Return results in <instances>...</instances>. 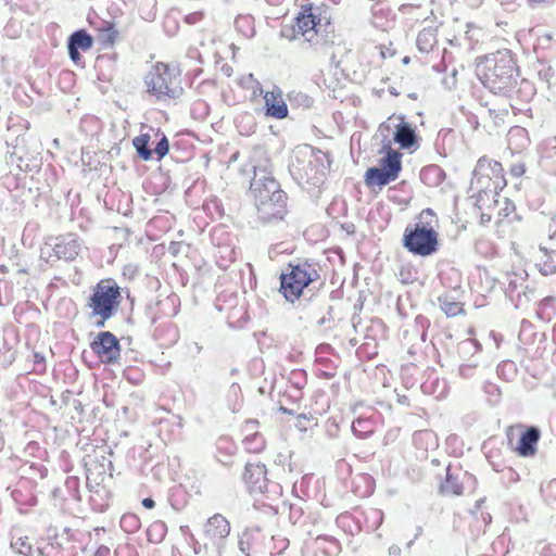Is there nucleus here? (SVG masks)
Returning a JSON list of instances; mask_svg holds the SVG:
<instances>
[{"label": "nucleus", "mask_w": 556, "mask_h": 556, "mask_svg": "<svg viewBox=\"0 0 556 556\" xmlns=\"http://www.w3.org/2000/svg\"><path fill=\"white\" fill-rule=\"evenodd\" d=\"M477 75L483 86L494 93L509 94L519 80L518 66L507 49L478 59Z\"/></svg>", "instance_id": "f257e3e1"}, {"label": "nucleus", "mask_w": 556, "mask_h": 556, "mask_svg": "<svg viewBox=\"0 0 556 556\" xmlns=\"http://www.w3.org/2000/svg\"><path fill=\"white\" fill-rule=\"evenodd\" d=\"M148 92L157 101H169L180 98L184 93L180 70L175 65L156 63L144 76Z\"/></svg>", "instance_id": "f03ea898"}, {"label": "nucleus", "mask_w": 556, "mask_h": 556, "mask_svg": "<svg viewBox=\"0 0 556 556\" xmlns=\"http://www.w3.org/2000/svg\"><path fill=\"white\" fill-rule=\"evenodd\" d=\"M319 274L315 266L307 262L289 264L287 270L280 275V292L287 301L299 299L303 289L317 280Z\"/></svg>", "instance_id": "7ed1b4c3"}, {"label": "nucleus", "mask_w": 556, "mask_h": 556, "mask_svg": "<svg viewBox=\"0 0 556 556\" xmlns=\"http://www.w3.org/2000/svg\"><path fill=\"white\" fill-rule=\"evenodd\" d=\"M121 301V288L114 280L108 279L97 283L87 306L91 309V317L112 318L117 313Z\"/></svg>", "instance_id": "20e7f679"}, {"label": "nucleus", "mask_w": 556, "mask_h": 556, "mask_svg": "<svg viewBox=\"0 0 556 556\" xmlns=\"http://www.w3.org/2000/svg\"><path fill=\"white\" fill-rule=\"evenodd\" d=\"M503 181V167L497 161L482 156L472 173L470 189L482 199V193H496Z\"/></svg>", "instance_id": "39448f33"}, {"label": "nucleus", "mask_w": 556, "mask_h": 556, "mask_svg": "<svg viewBox=\"0 0 556 556\" xmlns=\"http://www.w3.org/2000/svg\"><path fill=\"white\" fill-rule=\"evenodd\" d=\"M403 244L415 255L428 256L438 250V233L429 223L420 222L405 229Z\"/></svg>", "instance_id": "423d86ee"}, {"label": "nucleus", "mask_w": 556, "mask_h": 556, "mask_svg": "<svg viewBox=\"0 0 556 556\" xmlns=\"http://www.w3.org/2000/svg\"><path fill=\"white\" fill-rule=\"evenodd\" d=\"M402 154L389 148L386 156L379 161L378 167H370L365 173V184L368 187L386 186L397 179L402 169Z\"/></svg>", "instance_id": "0eeeda50"}, {"label": "nucleus", "mask_w": 556, "mask_h": 556, "mask_svg": "<svg viewBox=\"0 0 556 556\" xmlns=\"http://www.w3.org/2000/svg\"><path fill=\"white\" fill-rule=\"evenodd\" d=\"M329 25L327 17H321L319 7H304L295 18L294 37L301 36L305 41L314 42L320 33Z\"/></svg>", "instance_id": "6e6552de"}, {"label": "nucleus", "mask_w": 556, "mask_h": 556, "mask_svg": "<svg viewBox=\"0 0 556 556\" xmlns=\"http://www.w3.org/2000/svg\"><path fill=\"white\" fill-rule=\"evenodd\" d=\"M251 192L254 201L266 200L268 198H276V194L286 193L280 189L278 181L271 176L267 168L254 166V177L251 181Z\"/></svg>", "instance_id": "1a4fd4ad"}, {"label": "nucleus", "mask_w": 556, "mask_h": 556, "mask_svg": "<svg viewBox=\"0 0 556 556\" xmlns=\"http://www.w3.org/2000/svg\"><path fill=\"white\" fill-rule=\"evenodd\" d=\"M90 348L104 364H115L121 357L119 341L110 331L99 332L90 343Z\"/></svg>", "instance_id": "9d476101"}, {"label": "nucleus", "mask_w": 556, "mask_h": 556, "mask_svg": "<svg viewBox=\"0 0 556 556\" xmlns=\"http://www.w3.org/2000/svg\"><path fill=\"white\" fill-rule=\"evenodd\" d=\"M255 206L262 220H280L287 214V194L279 193L276 194V198L255 201Z\"/></svg>", "instance_id": "9b49d317"}, {"label": "nucleus", "mask_w": 556, "mask_h": 556, "mask_svg": "<svg viewBox=\"0 0 556 556\" xmlns=\"http://www.w3.org/2000/svg\"><path fill=\"white\" fill-rule=\"evenodd\" d=\"M260 92L264 98L266 116L276 119H282L288 116V106L282 98V92L278 87L275 86L271 91L265 92L260 89Z\"/></svg>", "instance_id": "f8f14e48"}, {"label": "nucleus", "mask_w": 556, "mask_h": 556, "mask_svg": "<svg viewBox=\"0 0 556 556\" xmlns=\"http://www.w3.org/2000/svg\"><path fill=\"white\" fill-rule=\"evenodd\" d=\"M243 480L251 493L267 491L266 467L263 464H247Z\"/></svg>", "instance_id": "ddd939ff"}, {"label": "nucleus", "mask_w": 556, "mask_h": 556, "mask_svg": "<svg viewBox=\"0 0 556 556\" xmlns=\"http://www.w3.org/2000/svg\"><path fill=\"white\" fill-rule=\"evenodd\" d=\"M229 533L230 525L228 520L219 514H215L208 518L204 526V534L213 544L219 543L226 539Z\"/></svg>", "instance_id": "4468645a"}, {"label": "nucleus", "mask_w": 556, "mask_h": 556, "mask_svg": "<svg viewBox=\"0 0 556 556\" xmlns=\"http://www.w3.org/2000/svg\"><path fill=\"white\" fill-rule=\"evenodd\" d=\"M92 37L84 29L74 31L67 40V50L71 60L78 64L81 60L79 49L87 51L92 47Z\"/></svg>", "instance_id": "2eb2a0df"}, {"label": "nucleus", "mask_w": 556, "mask_h": 556, "mask_svg": "<svg viewBox=\"0 0 556 556\" xmlns=\"http://www.w3.org/2000/svg\"><path fill=\"white\" fill-rule=\"evenodd\" d=\"M56 240L53 252L59 260L73 261L77 257L80 251V242L74 235H66Z\"/></svg>", "instance_id": "dca6fc26"}, {"label": "nucleus", "mask_w": 556, "mask_h": 556, "mask_svg": "<svg viewBox=\"0 0 556 556\" xmlns=\"http://www.w3.org/2000/svg\"><path fill=\"white\" fill-rule=\"evenodd\" d=\"M541 432L536 427H529L522 432L518 445L517 453L522 457H530L536 453V445L540 440Z\"/></svg>", "instance_id": "f3484780"}, {"label": "nucleus", "mask_w": 556, "mask_h": 556, "mask_svg": "<svg viewBox=\"0 0 556 556\" xmlns=\"http://www.w3.org/2000/svg\"><path fill=\"white\" fill-rule=\"evenodd\" d=\"M508 147L513 152H520L529 146V137L526 128L515 126L507 135Z\"/></svg>", "instance_id": "a211bd4d"}, {"label": "nucleus", "mask_w": 556, "mask_h": 556, "mask_svg": "<svg viewBox=\"0 0 556 556\" xmlns=\"http://www.w3.org/2000/svg\"><path fill=\"white\" fill-rule=\"evenodd\" d=\"M394 141L403 149H409L416 143V132L406 122H401L394 132Z\"/></svg>", "instance_id": "6ab92c4d"}, {"label": "nucleus", "mask_w": 556, "mask_h": 556, "mask_svg": "<svg viewBox=\"0 0 556 556\" xmlns=\"http://www.w3.org/2000/svg\"><path fill=\"white\" fill-rule=\"evenodd\" d=\"M11 548L23 556L40 554V549L33 544L31 539L27 535L13 536L11 540Z\"/></svg>", "instance_id": "aec40b11"}, {"label": "nucleus", "mask_w": 556, "mask_h": 556, "mask_svg": "<svg viewBox=\"0 0 556 556\" xmlns=\"http://www.w3.org/2000/svg\"><path fill=\"white\" fill-rule=\"evenodd\" d=\"M417 48L422 53H429L437 45V34L432 28H424L416 40Z\"/></svg>", "instance_id": "412c9836"}, {"label": "nucleus", "mask_w": 556, "mask_h": 556, "mask_svg": "<svg viewBox=\"0 0 556 556\" xmlns=\"http://www.w3.org/2000/svg\"><path fill=\"white\" fill-rule=\"evenodd\" d=\"M440 492L445 495H460L463 493V485L451 472V466L446 467V477L440 485Z\"/></svg>", "instance_id": "4be33fe9"}, {"label": "nucleus", "mask_w": 556, "mask_h": 556, "mask_svg": "<svg viewBox=\"0 0 556 556\" xmlns=\"http://www.w3.org/2000/svg\"><path fill=\"white\" fill-rule=\"evenodd\" d=\"M98 38L104 46H112L115 42L117 31L114 28V24L108 21H101L98 26Z\"/></svg>", "instance_id": "5701e85b"}, {"label": "nucleus", "mask_w": 556, "mask_h": 556, "mask_svg": "<svg viewBox=\"0 0 556 556\" xmlns=\"http://www.w3.org/2000/svg\"><path fill=\"white\" fill-rule=\"evenodd\" d=\"M149 135H140L138 137H135L132 140V144L137 153L144 161H148L152 157V150L149 149Z\"/></svg>", "instance_id": "b1692460"}, {"label": "nucleus", "mask_w": 556, "mask_h": 556, "mask_svg": "<svg viewBox=\"0 0 556 556\" xmlns=\"http://www.w3.org/2000/svg\"><path fill=\"white\" fill-rule=\"evenodd\" d=\"M439 303L442 311L447 316H456L462 312V305L459 302L453 301L451 298L444 295L439 296Z\"/></svg>", "instance_id": "393cba45"}, {"label": "nucleus", "mask_w": 556, "mask_h": 556, "mask_svg": "<svg viewBox=\"0 0 556 556\" xmlns=\"http://www.w3.org/2000/svg\"><path fill=\"white\" fill-rule=\"evenodd\" d=\"M534 295V290L530 289L528 286H525L516 295L515 300H511L515 303L516 308L526 307L527 304L532 300Z\"/></svg>", "instance_id": "a878e982"}, {"label": "nucleus", "mask_w": 556, "mask_h": 556, "mask_svg": "<svg viewBox=\"0 0 556 556\" xmlns=\"http://www.w3.org/2000/svg\"><path fill=\"white\" fill-rule=\"evenodd\" d=\"M497 374L505 380L510 381L517 375V367L513 361H504L497 366Z\"/></svg>", "instance_id": "bb28decb"}, {"label": "nucleus", "mask_w": 556, "mask_h": 556, "mask_svg": "<svg viewBox=\"0 0 556 556\" xmlns=\"http://www.w3.org/2000/svg\"><path fill=\"white\" fill-rule=\"evenodd\" d=\"M541 153L544 157L556 156V135L546 138L540 146Z\"/></svg>", "instance_id": "cd10ccee"}, {"label": "nucleus", "mask_w": 556, "mask_h": 556, "mask_svg": "<svg viewBox=\"0 0 556 556\" xmlns=\"http://www.w3.org/2000/svg\"><path fill=\"white\" fill-rule=\"evenodd\" d=\"M244 444H245L247 450H249L251 452H260L264 448V445H265L262 435H260L257 433L245 438Z\"/></svg>", "instance_id": "c85d7f7f"}, {"label": "nucleus", "mask_w": 556, "mask_h": 556, "mask_svg": "<svg viewBox=\"0 0 556 556\" xmlns=\"http://www.w3.org/2000/svg\"><path fill=\"white\" fill-rule=\"evenodd\" d=\"M523 281L522 279L518 278L516 275L514 277L509 278L508 286H507V294L510 298V300H515V295L523 288Z\"/></svg>", "instance_id": "c756f323"}, {"label": "nucleus", "mask_w": 556, "mask_h": 556, "mask_svg": "<svg viewBox=\"0 0 556 556\" xmlns=\"http://www.w3.org/2000/svg\"><path fill=\"white\" fill-rule=\"evenodd\" d=\"M428 176H433L437 179L434 184H440L444 178V172L441 167L432 165L424 168L421 172V177L424 179H426Z\"/></svg>", "instance_id": "7c9ffc66"}, {"label": "nucleus", "mask_w": 556, "mask_h": 556, "mask_svg": "<svg viewBox=\"0 0 556 556\" xmlns=\"http://www.w3.org/2000/svg\"><path fill=\"white\" fill-rule=\"evenodd\" d=\"M539 270L544 276L556 274V261L553 256H547V260L538 264Z\"/></svg>", "instance_id": "2f4dec72"}, {"label": "nucleus", "mask_w": 556, "mask_h": 556, "mask_svg": "<svg viewBox=\"0 0 556 556\" xmlns=\"http://www.w3.org/2000/svg\"><path fill=\"white\" fill-rule=\"evenodd\" d=\"M366 424L367 421L363 419H357L356 421H354L352 425V430L354 434L357 435L358 438H365L368 433H370L371 430L366 429Z\"/></svg>", "instance_id": "473e14b6"}, {"label": "nucleus", "mask_w": 556, "mask_h": 556, "mask_svg": "<svg viewBox=\"0 0 556 556\" xmlns=\"http://www.w3.org/2000/svg\"><path fill=\"white\" fill-rule=\"evenodd\" d=\"M169 149V143L167 138L163 135L161 140L157 142L156 147L154 148V153L157 155V159H163L167 153Z\"/></svg>", "instance_id": "72a5a7b5"}, {"label": "nucleus", "mask_w": 556, "mask_h": 556, "mask_svg": "<svg viewBox=\"0 0 556 556\" xmlns=\"http://www.w3.org/2000/svg\"><path fill=\"white\" fill-rule=\"evenodd\" d=\"M121 526L127 531H132L138 527V520L134 515H125L121 519Z\"/></svg>", "instance_id": "f704fd0d"}, {"label": "nucleus", "mask_w": 556, "mask_h": 556, "mask_svg": "<svg viewBox=\"0 0 556 556\" xmlns=\"http://www.w3.org/2000/svg\"><path fill=\"white\" fill-rule=\"evenodd\" d=\"M459 350L464 352H478L480 350V344L477 340L468 339L459 344Z\"/></svg>", "instance_id": "c9c22d12"}, {"label": "nucleus", "mask_w": 556, "mask_h": 556, "mask_svg": "<svg viewBox=\"0 0 556 556\" xmlns=\"http://www.w3.org/2000/svg\"><path fill=\"white\" fill-rule=\"evenodd\" d=\"M509 172L513 177H516V178L521 177L526 172V165H525V163H521V162L514 163L510 166Z\"/></svg>", "instance_id": "e433bc0d"}, {"label": "nucleus", "mask_w": 556, "mask_h": 556, "mask_svg": "<svg viewBox=\"0 0 556 556\" xmlns=\"http://www.w3.org/2000/svg\"><path fill=\"white\" fill-rule=\"evenodd\" d=\"M203 20V13L200 11L192 12L185 16V22L189 25H194Z\"/></svg>", "instance_id": "4c0bfd02"}, {"label": "nucleus", "mask_w": 556, "mask_h": 556, "mask_svg": "<svg viewBox=\"0 0 556 556\" xmlns=\"http://www.w3.org/2000/svg\"><path fill=\"white\" fill-rule=\"evenodd\" d=\"M476 365L472 364H464L459 366L458 371L462 377L468 378L473 374Z\"/></svg>", "instance_id": "58836bf2"}, {"label": "nucleus", "mask_w": 556, "mask_h": 556, "mask_svg": "<svg viewBox=\"0 0 556 556\" xmlns=\"http://www.w3.org/2000/svg\"><path fill=\"white\" fill-rule=\"evenodd\" d=\"M488 112H489L490 117H492L495 122L497 119L503 121V117L505 115H507V113H508L507 110H493V109H489Z\"/></svg>", "instance_id": "ea45409f"}, {"label": "nucleus", "mask_w": 556, "mask_h": 556, "mask_svg": "<svg viewBox=\"0 0 556 556\" xmlns=\"http://www.w3.org/2000/svg\"><path fill=\"white\" fill-rule=\"evenodd\" d=\"M546 493L549 497L556 500V479L548 482L546 485Z\"/></svg>", "instance_id": "a19ab883"}, {"label": "nucleus", "mask_w": 556, "mask_h": 556, "mask_svg": "<svg viewBox=\"0 0 556 556\" xmlns=\"http://www.w3.org/2000/svg\"><path fill=\"white\" fill-rule=\"evenodd\" d=\"M110 555V548L108 546L101 545L97 548L93 556H109Z\"/></svg>", "instance_id": "79ce46f5"}, {"label": "nucleus", "mask_w": 556, "mask_h": 556, "mask_svg": "<svg viewBox=\"0 0 556 556\" xmlns=\"http://www.w3.org/2000/svg\"><path fill=\"white\" fill-rule=\"evenodd\" d=\"M239 548H240V551H241L245 556H250V554H249V549H250V547H249V543H248V542H245V541H243V540H240V541H239Z\"/></svg>", "instance_id": "37998d69"}, {"label": "nucleus", "mask_w": 556, "mask_h": 556, "mask_svg": "<svg viewBox=\"0 0 556 556\" xmlns=\"http://www.w3.org/2000/svg\"><path fill=\"white\" fill-rule=\"evenodd\" d=\"M390 556H400L401 548L397 545H391L388 549Z\"/></svg>", "instance_id": "c03bdc74"}, {"label": "nucleus", "mask_w": 556, "mask_h": 556, "mask_svg": "<svg viewBox=\"0 0 556 556\" xmlns=\"http://www.w3.org/2000/svg\"><path fill=\"white\" fill-rule=\"evenodd\" d=\"M142 505L148 509H152L155 506V502L151 497H147L142 501Z\"/></svg>", "instance_id": "a18cd8bd"}, {"label": "nucleus", "mask_w": 556, "mask_h": 556, "mask_svg": "<svg viewBox=\"0 0 556 556\" xmlns=\"http://www.w3.org/2000/svg\"><path fill=\"white\" fill-rule=\"evenodd\" d=\"M110 318H103V317H98L97 321H96V326L98 328H102L105 326V323L109 320Z\"/></svg>", "instance_id": "49530a36"}, {"label": "nucleus", "mask_w": 556, "mask_h": 556, "mask_svg": "<svg viewBox=\"0 0 556 556\" xmlns=\"http://www.w3.org/2000/svg\"><path fill=\"white\" fill-rule=\"evenodd\" d=\"M503 7L506 9H510V7L515 3L516 0H497Z\"/></svg>", "instance_id": "de8ad7c7"}, {"label": "nucleus", "mask_w": 556, "mask_h": 556, "mask_svg": "<svg viewBox=\"0 0 556 556\" xmlns=\"http://www.w3.org/2000/svg\"><path fill=\"white\" fill-rule=\"evenodd\" d=\"M428 215H429V216H433V212H432V210H431V208H426V210H424V211L421 212V214H420V217H421V218H426V216H428Z\"/></svg>", "instance_id": "09e8293b"}, {"label": "nucleus", "mask_w": 556, "mask_h": 556, "mask_svg": "<svg viewBox=\"0 0 556 556\" xmlns=\"http://www.w3.org/2000/svg\"><path fill=\"white\" fill-rule=\"evenodd\" d=\"M520 86L526 88V89H529L530 91H532V87H531L530 83L528 80H526V79L521 80Z\"/></svg>", "instance_id": "8fccbe9b"}, {"label": "nucleus", "mask_w": 556, "mask_h": 556, "mask_svg": "<svg viewBox=\"0 0 556 556\" xmlns=\"http://www.w3.org/2000/svg\"><path fill=\"white\" fill-rule=\"evenodd\" d=\"M471 7H478L482 0H467Z\"/></svg>", "instance_id": "3c124183"}, {"label": "nucleus", "mask_w": 556, "mask_h": 556, "mask_svg": "<svg viewBox=\"0 0 556 556\" xmlns=\"http://www.w3.org/2000/svg\"><path fill=\"white\" fill-rule=\"evenodd\" d=\"M228 443L229 442H228L227 439H224V438L219 439V441H218V448H220L224 444H228Z\"/></svg>", "instance_id": "603ef678"}, {"label": "nucleus", "mask_w": 556, "mask_h": 556, "mask_svg": "<svg viewBox=\"0 0 556 556\" xmlns=\"http://www.w3.org/2000/svg\"><path fill=\"white\" fill-rule=\"evenodd\" d=\"M163 527H164L163 523H155V525L152 526V529H150V531H152L153 529H156V528H161L162 529Z\"/></svg>", "instance_id": "864d4df0"}, {"label": "nucleus", "mask_w": 556, "mask_h": 556, "mask_svg": "<svg viewBox=\"0 0 556 556\" xmlns=\"http://www.w3.org/2000/svg\"><path fill=\"white\" fill-rule=\"evenodd\" d=\"M304 98H305V102L307 103V105H309L311 99L308 97H306V96H304Z\"/></svg>", "instance_id": "5fc2aeb1"}, {"label": "nucleus", "mask_w": 556, "mask_h": 556, "mask_svg": "<svg viewBox=\"0 0 556 556\" xmlns=\"http://www.w3.org/2000/svg\"><path fill=\"white\" fill-rule=\"evenodd\" d=\"M416 538L421 533V528L419 527L417 530H416Z\"/></svg>", "instance_id": "6e6d98bb"}, {"label": "nucleus", "mask_w": 556, "mask_h": 556, "mask_svg": "<svg viewBox=\"0 0 556 556\" xmlns=\"http://www.w3.org/2000/svg\"><path fill=\"white\" fill-rule=\"evenodd\" d=\"M403 62H404V63H408V62H409V59H408L407 56H405V58L403 59Z\"/></svg>", "instance_id": "4d7b16f0"}, {"label": "nucleus", "mask_w": 556, "mask_h": 556, "mask_svg": "<svg viewBox=\"0 0 556 556\" xmlns=\"http://www.w3.org/2000/svg\"><path fill=\"white\" fill-rule=\"evenodd\" d=\"M553 225L556 227V217L553 218Z\"/></svg>", "instance_id": "13d9d810"}]
</instances>
